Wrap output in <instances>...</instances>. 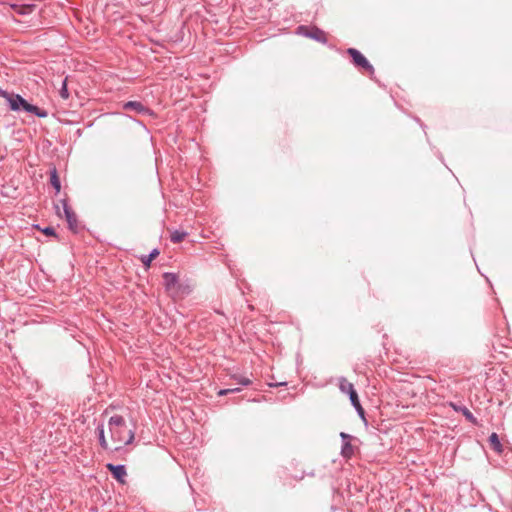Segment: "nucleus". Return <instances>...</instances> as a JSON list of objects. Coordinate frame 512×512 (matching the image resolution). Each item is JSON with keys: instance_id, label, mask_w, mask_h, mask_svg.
<instances>
[{"instance_id": "nucleus-5", "label": "nucleus", "mask_w": 512, "mask_h": 512, "mask_svg": "<svg viewBox=\"0 0 512 512\" xmlns=\"http://www.w3.org/2000/svg\"><path fill=\"white\" fill-rule=\"evenodd\" d=\"M297 30L299 34L311 38L319 43L326 44L328 42L327 34L317 26L308 27L301 25Z\"/></svg>"}, {"instance_id": "nucleus-12", "label": "nucleus", "mask_w": 512, "mask_h": 512, "mask_svg": "<svg viewBox=\"0 0 512 512\" xmlns=\"http://www.w3.org/2000/svg\"><path fill=\"white\" fill-rule=\"evenodd\" d=\"M49 174H50V184L55 189L56 194H58L61 190V182H60V178H59L56 167H53L50 170Z\"/></svg>"}, {"instance_id": "nucleus-18", "label": "nucleus", "mask_w": 512, "mask_h": 512, "mask_svg": "<svg viewBox=\"0 0 512 512\" xmlns=\"http://www.w3.org/2000/svg\"><path fill=\"white\" fill-rule=\"evenodd\" d=\"M59 94L63 99H68L70 94L67 87V77L63 79Z\"/></svg>"}, {"instance_id": "nucleus-13", "label": "nucleus", "mask_w": 512, "mask_h": 512, "mask_svg": "<svg viewBox=\"0 0 512 512\" xmlns=\"http://www.w3.org/2000/svg\"><path fill=\"white\" fill-rule=\"evenodd\" d=\"M160 254V251L159 249L155 248L153 249L150 254L148 255H142L140 257V261L142 262V264L144 265L145 268H149L151 266V262L157 258Z\"/></svg>"}, {"instance_id": "nucleus-1", "label": "nucleus", "mask_w": 512, "mask_h": 512, "mask_svg": "<svg viewBox=\"0 0 512 512\" xmlns=\"http://www.w3.org/2000/svg\"><path fill=\"white\" fill-rule=\"evenodd\" d=\"M108 425L111 439L120 444L114 448V451H120L123 446L133 442L135 438L134 431L127 428L125 419L121 415L110 417Z\"/></svg>"}, {"instance_id": "nucleus-19", "label": "nucleus", "mask_w": 512, "mask_h": 512, "mask_svg": "<svg viewBox=\"0 0 512 512\" xmlns=\"http://www.w3.org/2000/svg\"><path fill=\"white\" fill-rule=\"evenodd\" d=\"M34 8H35V5H33V4L23 5L16 11L19 14L25 15V14H30L34 10Z\"/></svg>"}, {"instance_id": "nucleus-9", "label": "nucleus", "mask_w": 512, "mask_h": 512, "mask_svg": "<svg viewBox=\"0 0 512 512\" xmlns=\"http://www.w3.org/2000/svg\"><path fill=\"white\" fill-rule=\"evenodd\" d=\"M107 470L111 473L113 478L119 483L124 484L127 476L126 467L124 465H114L111 463L106 464Z\"/></svg>"}, {"instance_id": "nucleus-7", "label": "nucleus", "mask_w": 512, "mask_h": 512, "mask_svg": "<svg viewBox=\"0 0 512 512\" xmlns=\"http://www.w3.org/2000/svg\"><path fill=\"white\" fill-rule=\"evenodd\" d=\"M123 109L126 111H133L140 115H154V112L149 107L143 105L140 101H128L123 104Z\"/></svg>"}, {"instance_id": "nucleus-8", "label": "nucleus", "mask_w": 512, "mask_h": 512, "mask_svg": "<svg viewBox=\"0 0 512 512\" xmlns=\"http://www.w3.org/2000/svg\"><path fill=\"white\" fill-rule=\"evenodd\" d=\"M162 277L164 281V287L167 292H178L180 290L181 285L179 284V278L177 274L165 272Z\"/></svg>"}, {"instance_id": "nucleus-20", "label": "nucleus", "mask_w": 512, "mask_h": 512, "mask_svg": "<svg viewBox=\"0 0 512 512\" xmlns=\"http://www.w3.org/2000/svg\"><path fill=\"white\" fill-rule=\"evenodd\" d=\"M41 231H42L43 234H45L47 236H53L56 239L59 238L57 233H56V231H55V229L52 226H47V227L41 229Z\"/></svg>"}, {"instance_id": "nucleus-17", "label": "nucleus", "mask_w": 512, "mask_h": 512, "mask_svg": "<svg viewBox=\"0 0 512 512\" xmlns=\"http://www.w3.org/2000/svg\"><path fill=\"white\" fill-rule=\"evenodd\" d=\"M231 379L235 380L238 384L242 386H249L252 384V381L248 377H245L240 374L231 375Z\"/></svg>"}, {"instance_id": "nucleus-23", "label": "nucleus", "mask_w": 512, "mask_h": 512, "mask_svg": "<svg viewBox=\"0 0 512 512\" xmlns=\"http://www.w3.org/2000/svg\"><path fill=\"white\" fill-rule=\"evenodd\" d=\"M283 385H287L286 382H281V383H276V384H270V386H283Z\"/></svg>"}, {"instance_id": "nucleus-15", "label": "nucleus", "mask_w": 512, "mask_h": 512, "mask_svg": "<svg viewBox=\"0 0 512 512\" xmlns=\"http://www.w3.org/2000/svg\"><path fill=\"white\" fill-rule=\"evenodd\" d=\"M96 432L98 434L99 444L104 450H108V443L105 438L104 426L103 424L98 425L96 428Z\"/></svg>"}, {"instance_id": "nucleus-14", "label": "nucleus", "mask_w": 512, "mask_h": 512, "mask_svg": "<svg viewBox=\"0 0 512 512\" xmlns=\"http://www.w3.org/2000/svg\"><path fill=\"white\" fill-rule=\"evenodd\" d=\"M352 441L342 443L341 456L345 459H351L355 453V446L352 445Z\"/></svg>"}, {"instance_id": "nucleus-16", "label": "nucleus", "mask_w": 512, "mask_h": 512, "mask_svg": "<svg viewBox=\"0 0 512 512\" xmlns=\"http://www.w3.org/2000/svg\"><path fill=\"white\" fill-rule=\"evenodd\" d=\"M187 236V233L184 231L174 230L170 235V240L173 243L182 242Z\"/></svg>"}, {"instance_id": "nucleus-22", "label": "nucleus", "mask_w": 512, "mask_h": 512, "mask_svg": "<svg viewBox=\"0 0 512 512\" xmlns=\"http://www.w3.org/2000/svg\"><path fill=\"white\" fill-rule=\"evenodd\" d=\"M340 437L342 439V443L347 442V441H352L354 439L353 436H351L345 432H341Z\"/></svg>"}, {"instance_id": "nucleus-3", "label": "nucleus", "mask_w": 512, "mask_h": 512, "mask_svg": "<svg viewBox=\"0 0 512 512\" xmlns=\"http://www.w3.org/2000/svg\"><path fill=\"white\" fill-rule=\"evenodd\" d=\"M339 389L341 392L349 395L351 404L356 409L358 415L365 420V410L360 403L357 391L354 389V385L346 378H341L339 381Z\"/></svg>"}, {"instance_id": "nucleus-6", "label": "nucleus", "mask_w": 512, "mask_h": 512, "mask_svg": "<svg viewBox=\"0 0 512 512\" xmlns=\"http://www.w3.org/2000/svg\"><path fill=\"white\" fill-rule=\"evenodd\" d=\"M60 202L63 207L64 216L67 221L69 230L72 231L73 233H77L79 231V223H78L77 215L75 214L73 209L68 204L67 198L62 199Z\"/></svg>"}, {"instance_id": "nucleus-4", "label": "nucleus", "mask_w": 512, "mask_h": 512, "mask_svg": "<svg viewBox=\"0 0 512 512\" xmlns=\"http://www.w3.org/2000/svg\"><path fill=\"white\" fill-rule=\"evenodd\" d=\"M346 53L349 55L351 62L356 68L363 70L370 78H372L375 73L374 67L359 50L356 48H348Z\"/></svg>"}, {"instance_id": "nucleus-11", "label": "nucleus", "mask_w": 512, "mask_h": 512, "mask_svg": "<svg viewBox=\"0 0 512 512\" xmlns=\"http://www.w3.org/2000/svg\"><path fill=\"white\" fill-rule=\"evenodd\" d=\"M451 405L455 411L461 412L467 421H469L472 424H477V419L466 406H457L455 404Z\"/></svg>"}, {"instance_id": "nucleus-21", "label": "nucleus", "mask_w": 512, "mask_h": 512, "mask_svg": "<svg viewBox=\"0 0 512 512\" xmlns=\"http://www.w3.org/2000/svg\"><path fill=\"white\" fill-rule=\"evenodd\" d=\"M240 389H221L218 391V396H225V395H228V394H231V393H236V392H239Z\"/></svg>"}, {"instance_id": "nucleus-25", "label": "nucleus", "mask_w": 512, "mask_h": 512, "mask_svg": "<svg viewBox=\"0 0 512 512\" xmlns=\"http://www.w3.org/2000/svg\"><path fill=\"white\" fill-rule=\"evenodd\" d=\"M232 389H239V388H238V387H236V386H233V388H232Z\"/></svg>"}, {"instance_id": "nucleus-24", "label": "nucleus", "mask_w": 512, "mask_h": 512, "mask_svg": "<svg viewBox=\"0 0 512 512\" xmlns=\"http://www.w3.org/2000/svg\"><path fill=\"white\" fill-rule=\"evenodd\" d=\"M55 208H56V212H57L58 216H61L59 206H58V205H55Z\"/></svg>"}, {"instance_id": "nucleus-2", "label": "nucleus", "mask_w": 512, "mask_h": 512, "mask_svg": "<svg viewBox=\"0 0 512 512\" xmlns=\"http://www.w3.org/2000/svg\"><path fill=\"white\" fill-rule=\"evenodd\" d=\"M0 97H3L7 101L9 109L13 112L24 111L34 114L39 118H46L48 116V112L46 110L28 103L20 94L8 92L0 88Z\"/></svg>"}, {"instance_id": "nucleus-10", "label": "nucleus", "mask_w": 512, "mask_h": 512, "mask_svg": "<svg viewBox=\"0 0 512 512\" xmlns=\"http://www.w3.org/2000/svg\"><path fill=\"white\" fill-rule=\"evenodd\" d=\"M488 442H489V445H490V448L495 451L497 454H502L503 452V445L501 444L500 442V439H499V436L497 433L493 432L489 438H488Z\"/></svg>"}]
</instances>
